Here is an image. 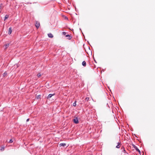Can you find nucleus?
Segmentation results:
<instances>
[{
    "instance_id": "9d476101",
    "label": "nucleus",
    "mask_w": 155,
    "mask_h": 155,
    "mask_svg": "<svg viewBox=\"0 0 155 155\" xmlns=\"http://www.w3.org/2000/svg\"><path fill=\"white\" fill-rule=\"evenodd\" d=\"M9 44L8 43L7 44H5V49H7L9 46Z\"/></svg>"
},
{
    "instance_id": "4468645a",
    "label": "nucleus",
    "mask_w": 155,
    "mask_h": 155,
    "mask_svg": "<svg viewBox=\"0 0 155 155\" xmlns=\"http://www.w3.org/2000/svg\"><path fill=\"white\" fill-rule=\"evenodd\" d=\"M76 101H75V102L73 103V105L74 106H76Z\"/></svg>"
},
{
    "instance_id": "6e6552de",
    "label": "nucleus",
    "mask_w": 155,
    "mask_h": 155,
    "mask_svg": "<svg viewBox=\"0 0 155 155\" xmlns=\"http://www.w3.org/2000/svg\"><path fill=\"white\" fill-rule=\"evenodd\" d=\"M48 37L49 38H52L53 37V35L51 33H49L48 34Z\"/></svg>"
},
{
    "instance_id": "2eb2a0df",
    "label": "nucleus",
    "mask_w": 155,
    "mask_h": 155,
    "mask_svg": "<svg viewBox=\"0 0 155 155\" xmlns=\"http://www.w3.org/2000/svg\"><path fill=\"white\" fill-rule=\"evenodd\" d=\"M62 34L63 35H66V34H67V33L65 32V31H63L62 32Z\"/></svg>"
},
{
    "instance_id": "f8f14e48",
    "label": "nucleus",
    "mask_w": 155,
    "mask_h": 155,
    "mask_svg": "<svg viewBox=\"0 0 155 155\" xmlns=\"http://www.w3.org/2000/svg\"><path fill=\"white\" fill-rule=\"evenodd\" d=\"M9 17V15H5V17L4 18V21H5L6 19H7Z\"/></svg>"
},
{
    "instance_id": "7ed1b4c3",
    "label": "nucleus",
    "mask_w": 155,
    "mask_h": 155,
    "mask_svg": "<svg viewBox=\"0 0 155 155\" xmlns=\"http://www.w3.org/2000/svg\"><path fill=\"white\" fill-rule=\"evenodd\" d=\"M35 26L37 28H38L40 26L39 23L38 21H36L35 24Z\"/></svg>"
},
{
    "instance_id": "a211bd4d",
    "label": "nucleus",
    "mask_w": 155,
    "mask_h": 155,
    "mask_svg": "<svg viewBox=\"0 0 155 155\" xmlns=\"http://www.w3.org/2000/svg\"><path fill=\"white\" fill-rule=\"evenodd\" d=\"M4 147H2L1 148V149H0V150H2V151H3L4 150Z\"/></svg>"
},
{
    "instance_id": "39448f33",
    "label": "nucleus",
    "mask_w": 155,
    "mask_h": 155,
    "mask_svg": "<svg viewBox=\"0 0 155 155\" xmlns=\"http://www.w3.org/2000/svg\"><path fill=\"white\" fill-rule=\"evenodd\" d=\"M65 36L66 37H68V39L69 40H70L72 38V37L69 34L66 35Z\"/></svg>"
},
{
    "instance_id": "423d86ee",
    "label": "nucleus",
    "mask_w": 155,
    "mask_h": 155,
    "mask_svg": "<svg viewBox=\"0 0 155 155\" xmlns=\"http://www.w3.org/2000/svg\"><path fill=\"white\" fill-rule=\"evenodd\" d=\"M59 145L60 147H65L66 145V144L65 143H60Z\"/></svg>"
},
{
    "instance_id": "412c9836",
    "label": "nucleus",
    "mask_w": 155,
    "mask_h": 155,
    "mask_svg": "<svg viewBox=\"0 0 155 155\" xmlns=\"http://www.w3.org/2000/svg\"><path fill=\"white\" fill-rule=\"evenodd\" d=\"M37 76L39 78L41 76V74H40L39 73L37 74Z\"/></svg>"
},
{
    "instance_id": "9b49d317",
    "label": "nucleus",
    "mask_w": 155,
    "mask_h": 155,
    "mask_svg": "<svg viewBox=\"0 0 155 155\" xmlns=\"http://www.w3.org/2000/svg\"><path fill=\"white\" fill-rule=\"evenodd\" d=\"M82 65L84 66H86V62L85 61H84L82 62Z\"/></svg>"
},
{
    "instance_id": "20e7f679",
    "label": "nucleus",
    "mask_w": 155,
    "mask_h": 155,
    "mask_svg": "<svg viewBox=\"0 0 155 155\" xmlns=\"http://www.w3.org/2000/svg\"><path fill=\"white\" fill-rule=\"evenodd\" d=\"M55 94L54 93V94H50L48 95L47 97L48 99H50L53 96L55 95Z\"/></svg>"
},
{
    "instance_id": "dca6fc26",
    "label": "nucleus",
    "mask_w": 155,
    "mask_h": 155,
    "mask_svg": "<svg viewBox=\"0 0 155 155\" xmlns=\"http://www.w3.org/2000/svg\"><path fill=\"white\" fill-rule=\"evenodd\" d=\"M7 74V73H6V72H5V73H4L3 74V77H5V76H6V75Z\"/></svg>"
},
{
    "instance_id": "0eeeda50",
    "label": "nucleus",
    "mask_w": 155,
    "mask_h": 155,
    "mask_svg": "<svg viewBox=\"0 0 155 155\" xmlns=\"http://www.w3.org/2000/svg\"><path fill=\"white\" fill-rule=\"evenodd\" d=\"M12 32V29L11 27H10L8 29V34L9 35H10L11 34V33Z\"/></svg>"
},
{
    "instance_id": "ddd939ff",
    "label": "nucleus",
    "mask_w": 155,
    "mask_h": 155,
    "mask_svg": "<svg viewBox=\"0 0 155 155\" xmlns=\"http://www.w3.org/2000/svg\"><path fill=\"white\" fill-rule=\"evenodd\" d=\"M123 148L124 149L123 152L125 153H126V151L125 150V148L124 147H121V149H122Z\"/></svg>"
},
{
    "instance_id": "f3484780",
    "label": "nucleus",
    "mask_w": 155,
    "mask_h": 155,
    "mask_svg": "<svg viewBox=\"0 0 155 155\" xmlns=\"http://www.w3.org/2000/svg\"><path fill=\"white\" fill-rule=\"evenodd\" d=\"M89 98L88 97H86L85 98V101H88L89 100Z\"/></svg>"
},
{
    "instance_id": "6ab92c4d",
    "label": "nucleus",
    "mask_w": 155,
    "mask_h": 155,
    "mask_svg": "<svg viewBox=\"0 0 155 155\" xmlns=\"http://www.w3.org/2000/svg\"><path fill=\"white\" fill-rule=\"evenodd\" d=\"M40 97H41V95H38L37 97H36V98L37 99H38L39 98H40Z\"/></svg>"
},
{
    "instance_id": "f03ea898",
    "label": "nucleus",
    "mask_w": 155,
    "mask_h": 155,
    "mask_svg": "<svg viewBox=\"0 0 155 155\" xmlns=\"http://www.w3.org/2000/svg\"><path fill=\"white\" fill-rule=\"evenodd\" d=\"M73 122L75 124H78L79 123L78 118L77 117L73 119Z\"/></svg>"
},
{
    "instance_id": "f257e3e1",
    "label": "nucleus",
    "mask_w": 155,
    "mask_h": 155,
    "mask_svg": "<svg viewBox=\"0 0 155 155\" xmlns=\"http://www.w3.org/2000/svg\"><path fill=\"white\" fill-rule=\"evenodd\" d=\"M132 146L135 149V150L138 151L139 153L140 154V150L138 149V148H137V147H136L135 145L133 144L132 145Z\"/></svg>"
},
{
    "instance_id": "4be33fe9",
    "label": "nucleus",
    "mask_w": 155,
    "mask_h": 155,
    "mask_svg": "<svg viewBox=\"0 0 155 155\" xmlns=\"http://www.w3.org/2000/svg\"><path fill=\"white\" fill-rule=\"evenodd\" d=\"M29 118H28V119H27V120H26V121L27 122H28L29 121Z\"/></svg>"
},
{
    "instance_id": "1a4fd4ad",
    "label": "nucleus",
    "mask_w": 155,
    "mask_h": 155,
    "mask_svg": "<svg viewBox=\"0 0 155 155\" xmlns=\"http://www.w3.org/2000/svg\"><path fill=\"white\" fill-rule=\"evenodd\" d=\"M117 145L116 146V148H120V142H118L117 143Z\"/></svg>"
},
{
    "instance_id": "5701e85b",
    "label": "nucleus",
    "mask_w": 155,
    "mask_h": 155,
    "mask_svg": "<svg viewBox=\"0 0 155 155\" xmlns=\"http://www.w3.org/2000/svg\"><path fill=\"white\" fill-rule=\"evenodd\" d=\"M26 4H31V3H29V2H27Z\"/></svg>"
},
{
    "instance_id": "aec40b11",
    "label": "nucleus",
    "mask_w": 155,
    "mask_h": 155,
    "mask_svg": "<svg viewBox=\"0 0 155 155\" xmlns=\"http://www.w3.org/2000/svg\"><path fill=\"white\" fill-rule=\"evenodd\" d=\"M13 142V140L12 139H10L9 141L8 142V143H12Z\"/></svg>"
}]
</instances>
